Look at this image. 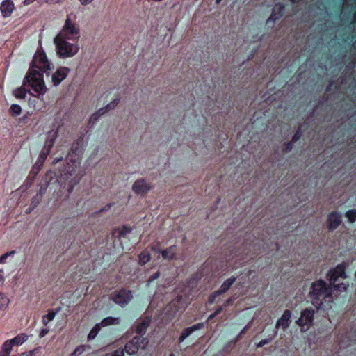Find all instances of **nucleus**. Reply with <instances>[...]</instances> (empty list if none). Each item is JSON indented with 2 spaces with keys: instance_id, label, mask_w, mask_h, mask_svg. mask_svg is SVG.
Here are the masks:
<instances>
[{
  "instance_id": "nucleus-17",
  "label": "nucleus",
  "mask_w": 356,
  "mask_h": 356,
  "mask_svg": "<svg viewBox=\"0 0 356 356\" xmlns=\"http://www.w3.org/2000/svg\"><path fill=\"white\" fill-rule=\"evenodd\" d=\"M284 7L283 5L278 3L276 4L273 10V12L268 19V22H275L276 20L279 19L284 14Z\"/></svg>"
},
{
  "instance_id": "nucleus-7",
  "label": "nucleus",
  "mask_w": 356,
  "mask_h": 356,
  "mask_svg": "<svg viewBox=\"0 0 356 356\" xmlns=\"http://www.w3.org/2000/svg\"><path fill=\"white\" fill-rule=\"evenodd\" d=\"M58 130H51L47 133V140L39 156V159H42V163L46 159L47 155L50 153L55 140L58 137Z\"/></svg>"
},
{
  "instance_id": "nucleus-37",
  "label": "nucleus",
  "mask_w": 356,
  "mask_h": 356,
  "mask_svg": "<svg viewBox=\"0 0 356 356\" xmlns=\"http://www.w3.org/2000/svg\"><path fill=\"white\" fill-rule=\"evenodd\" d=\"M119 104V99H115L113 100L111 102L108 104L106 106L102 107L103 108H106V113L108 112L110 110L114 109L118 104Z\"/></svg>"
},
{
  "instance_id": "nucleus-31",
  "label": "nucleus",
  "mask_w": 356,
  "mask_h": 356,
  "mask_svg": "<svg viewBox=\"0 0 356 356\" xmlns=\"http://www.w3.org/2000/svg\"><path fill=\"white\" fill-rule=\"evenodd\" d=\"M9 112L13 117L19 115L22 113V108L18 104H12L10 107Z\"/></svg>"
},
{
  "instance_id": "nucleus-45",
  "label": "nucleus",
  "mask_w": 356,
  "mask_h": 356,
  "mask_svg": "<svg viewBox=\"0 0 356 356\" xmlns=\"http://www.w3.org/2000/svg\"><path fill=\"white\" fill-rule=\"evenodd\" d=\"M221 294L220 293H216V291H214L212 294H211V296L209 297V303L212 304L216 298L220 296Z\"/></svg>"
},
{
  "instance_id": "nucleus-38",
  "label": "nucleus",
  "mask_w": 356,
  "mask_h": 356,
  "mask_svg": "<svg viewBox=\"0 0 356 356\" xmlns=\"http://www.w3.org/2000/svg\"><path fill=\"white\" fill-rule=\"evenodd\" d=\"M131 228L127 226H123L119 232L120 237H125L127 234L131 232Z\"/></svg>"
},
{
  "instance_id": "nucleus-59",
  "label": "nucleus",
  "mask_w": 356,
  "mask_h": 356,
  "mask_svg": "<svg viewBox=\"0 0 356 356\" xmlns=\"http://www.w3.org/2000/svg\"><path fill=\"white\" fill-rule=\"evenodd\" d=\"M111 207V204H108L107 205L106 207L103 208L101 209V211H107L108 209H109V208Z\"/></svg>"
},
{
  "instance_id": "nucleus-25",
  "label": "nucleus",
  "mask_w": 356,
  "mask_h": 356,
  "mask_svg": "<svg viewBox=\"0 0 356 356\" xmlns=\"http://www.w3.org/2000/svg\"><path fill=\"white\" fill-rule=\"evenodd\" d=\"M120 318L118 317H106L102 322V326L105 327L111 325H118L120 323Z\"/></svg>"
},
{
  "instance_id": "nucleus-56",
  "label": "nucleus",
  "mask_w": 356,
  "mask_h": 356,
  "mask_svg": "<svg viewBox=\"0 0 356 356\" xmlns=\"http://www.w3.org/2000/svg\"><path fill=\"white\" fill-rule=\"evenodd\" d=\"M3 271L0 270V282H2L3 281Z\"/></svg>"
},
{
  "instance_id": "nucleus-36",
  "label": "nucleus",
  "mask_w": 356,
  "mask_h": 356,
  "mask_svg": "<svg viewBox=\"0 0 356 356\" xmlns=\"http://www.w3.org/2000/svg\"><path fill=\"white\" fill-rule=\"evenodd\" d=\"M42 197L37 194L31 200V207L35 208L42 201Z\"/></svg>"
},
{
  "instance_id": "nucleus-41",
  "label": "nucleus",
  "mask_w": 356,
  "mask_h": 356,
  "mask_svg": "<svg viewBox=\"0 0 356 356\" xmlns=\"http://www.w3.org/2000/svg\"><path fill=\"white\" fill-rule=\"evenodd\" d=\"M79 181V179H71L69 183H68V185H69V188H68V192L69 193H71L74 186H76Z\"/></svg>"
},
{
  "instance_id": "nucleus-4",
  "label": "nucleus",
  "mask_w": 356,
  "mask_h": 356,
  "mask_svg": "<svg viewBox=\"0 0 356 356\" xmlns=\"http://www.w3.org/2000/svg\"><path fill=\"white\" fill-rule=\"evenodd\" d=\"M54 43L56 46V54L60 58L72 57L79 50L78 42H72V40L55 37Z\"/></svg>"
},
{
  "instance_id": "nucleus-62",
  "label": "nucleus",
  "mask_w": 356,
  "mask_h": 356,
  "mask_svg": "<svg viewBox=\"0 0 356 356\" xmlns=\"http://www.w3.org/2000/svg\"><path fill=\"white\" fill-rule=\"evenodd\" d=\"M26 354H27V352H24L21 354H19V355H22V356H26Z\"/></svg>"
},
{
  "instance_id": "nucleus-47",
  "label": "nucleus",
  "mask_w": 356,
  "mask_h": 356,
  "mask_svg": "<svg viewBox=\"0 0 356 356\" xmlns=\"http://www.w3.org/2000/svg\"><path fill=\"white\" fill-rule=\"evenodd\" d=\"M40 171V168H36V166H33L31 171V175H33V177L35 176L38 172Z\"/></svg>"
},
{
  "instance_id": "nucleus-27",
  "label": "nucleus",
  "mask_w": 356,
  "mask_h": 356,
  "mask_svg": "<svg viewBox=\"0 0 356 356\" xmlns=\"http://www.w3.org/2000/svg\"><path fill=\"white\" fill-rule=\"evenodd\" d=\"M59 312V309H57L56 311L50 310L47 314L44 315L42 318V323L44 325H47L51 321H52L56 314Z\"/></svg>"
},
{
  "instance_id": "nucleus-6",
  "label": "nucleus",
  "mask_w": 356,
  "mask_h": 356,
  "mask_svg": "<svg viewBox=\"0 0 356 356\" xmlns=\"http://www.w3.org/2000/svg\"><path fill=\"white\" fill-rule=\"evenodd\" d=\"M132 298L131 291L125 289L115 291L111 295V299L122 307L128 305Z\"/></svg>"
},
{
  "instance_id": "nucleus-5",
  "label": "nucleus",
  "mask_w": 356,
  "mask_h": 356,
  "mask_svg": "<svg viewBox=\"0 0 356 356\" xmlns=\"http://www.w3.org/2000/svg\"><path fill=\"white\" fill-rule=\"evenodd\" d=\"M148 343L147 338L136 336L125 344L124 350L129 355H135L140 349L145 350Z\"/></svg>"
},
{
  "instance_id": "nucleus-52",
  "label": "nucleus",
  "mask_w": 356,
  "mask_h": 356,
  "mask_svg": "<svg viewBox=\"0 0 356 356\" xmlns=\"http://www.w3.org/2000/svg\"><path fill=\"white\" fill-rule=\"evenodd\" d=\"M63 160V157H58V158H55L53 161V164L55 165L57 163Z\"/></svg>"
},
{
  "instance_id": "nucleus-19",
  "label": "nucleus",
  "mask_w": 356,
  "mask_h": 356,
  "mask_svg": "<svg viewBox=\"0 0 356 356\" xmlns=\"http://www.w3.org/2000/svg\"><path fill=\"white\" fill-rule=\"evenodd\" d=\"M150 322L151 319L149 317H145L138 322L136 331L140 335L139 337H143L147 328L149 326Z\"/></svg>"
},
{
  "instance_id": "nucleus-13",
  "label": "nucleus",
  "mask_w": 356,
  "mask_h": 356,
  "mask_svg": "<svg viewBox=\"0 0 356 356\" xmlns=\"http://www.w3.org/2000/svg\"><path fill=\"white\" fill-rule=\"evenodd\" d=\"M291 318V312L290 310H285L282 316L277 321L275 325V329L277 330L282 327L284 330H286L290 325Z\"/></svg>"
},
{
  "instance_id": "nucleus-22",
  "label": "nucleus",
  "mask_w": 356,
  "mask_h": 356,
  "mask_svg": "<svg viewBox=\"0 0 356 356\" xmlns=\"http://www.w3.org/2000/svg\"><path fill=\"white\" fill-rule=\"evenodd\" d=\"M162 257L165 260H172L176 258V245H171L161 252Z\"/></svg>"
},
{
  "instance_id": "nucleus-42",
  "label": "nucleus",
  "mask_w": 356,
  "mask_h": 356,
  "mask_svg": "<svg viewBox=\"0 0 356 356\" xmlns=\"http://www.w3.org/2000/svg\"><path fill=\"white\" fill-rule=\"evenodd\" d=\"M159 276H160L159 271H157V272L154 273L153 275H152L147 281V286H149L150 284V283H152L153 281L158 279L159 277Z\"/></svg>"
},
{
  "instance_id": "nucleus-18",
  "label": "nucleus",
  "mask_w": 356,
  "mask_h": 356,
  "mask_svg": "<svg viewBox=\"0 0 356 356\" xmlns=\"http://www.w3.org/2000/svg\"><path fill=\"white\" fill-rule=\"evenodd\" d=\"M33 92L35 94H32L33 99L29 100V104L34 108L35 110L41 111L44 108L43 97H41L40 99H39L38 94L34 90ZM42 96H44V95Z\"/></svg>"
},
{
  "instance_id": "nucleus-9",
  "label": "nucleus",
  "mask_w": 356,
  "mask_h": 356,
  "mask_svg": "<svg viewBox=\"0 0 356 356\" xmlns=\"http://www.w3.org/2000/svg\"><path fill=\"white\" fill-rule=\"evenodd\" d=\"M342 222V216L338 211H332L327 215L326 225L329 231L337 229Z\"/></svg>"
},
{
  "instance_id": "nucleus-64",
  "label": "nucleus",
  "mask_w": 356,
  "mask_h": 356,
  "mask_svg": "<svg viewBox=\"0 0 356 356\" xmlns=\"http://www.w3.org/2000/svg\"><path fill=\"white\" fill-rule=\"evenodd\" d=\"M222 0H216V3L218 4L221 2Z\"/></svg>"
},
{
  "instance_id": "nucleus-30",
  "label": "nucleus",
  "mask_w": 356,
  "mask_h": 356,
  "mask_svg": "<svg viewBox=\"0 0 356 356\" xmlns=\"http://www.w3.org/2000/svg\"><path fill=\"white\" fill-rule=\"evenodd\" d=\"M13 349L12 344L8 340L6 341L1 347V351L6 355L9 356Z\"/></svg>"
},
{
  "instance_id": "nucleus-10",
  "label": "nucleus",
  "mask_w": 356,
  "mask_h": 356,
  "mask_svg": "<svg viewBox=\"0 0 356 356\" xmlns=\"http://www.w3.org/2000/svg\"><path fill=\"white\" fill-rule=\"evenodd\" d=\"M151 188V184L145 179H139L133 184L131 189L135 194L144 196L150 191Z\"/></svg>"
},
{
  "instance_id": "nucleus-8",
  "label": "nucleus",
  "mask_w": 356,
  "mask_h": 356,
  "mask_svg": "<svg viewBox=\"0 0 356 356\" xmlns=\"http://www.w3.org/2000/svg\"><path fill=\"white\" fill-rule=\"evenodd\" d=\"M345 269L346 267L343 264H339L334 268L330 269L327 274V277L330 283L333 284L336 283L339 278H346V275Z\"/></svg>"
},
{
  "instance_id": "nucleus-55",
  "label": "nucleus",
  "mask_w": 356,
  "mask_h": 356,
  "mask_svg": "<svg viewBox=\"0 0 356 356\" xmlns=\"http://www.w3.org/2000/svg\"><path fill=\"white\" fill-rule=\"evenodd\" d=\"M248 325H246L240 332V334L237 336V339L240 337V336L245 332V330L247 329Z\"/></svg>"
},
{
  "instance_id": "nucleus-34",
  "label": "nucleus",
  "mask_w": 356,
  "mask_h": 356,
  "mask_svg": "<svg viewBox=\"0 0 356 356\" xmlns=\"http://www.w3.org/2000/svg\"><path fill=\"white\" fill-rule=\"evenodd\" d=\"M13 95L17 97V98H19V99H24L26 97V90L21 87V88H18L17 89H15L14 91H13Z\"/></svg>"
},
{
  "instance_id": "nucleus-44",
  "label": "nucleus",
  "mask_w": 356,
  "mask_h": 356,
  "mask_svg": "<svg viewBox=\"0 0 356 356\" xmlns=\"http://www.w3.org/2000/svg\"><path fill=\"white\" fill-rule=\"evenodd\" d=\"M300 136H301L300 129H298L297 130L296 133L292 137V139L291 141L293 142V143H295L296 141H298L300 139Z\"/></svg>"
},
{
  "instance_id": "nucleus-61",
  "label": "nucleus",
  "mask_w": 356,
  "mask_h": 356,
  "mask_svg": "<svg viewBox=\"0 0 356 356\" xmlns=\"http://www.w3.org/2000/svg\"><path fill=\"white\" fill-rule=\"evenodd\" d=\"M152 250L155 251V252H159V247H152Z\"/></svg>"
},
{
  "instance_id": "nucleus-15",
  "label": "nucleus",
  "mask_w": 356,
  "mask_h": 356,
  "mask_svg": "<svg viewBox=\"0 0 356 356\" xmlns=\"http://www.w3.org/2000/svg\"><path fill=\"white\" fill-rule=\"evenodd\" d=\"M14 3L11 0H5L3 1L0 6V10L2 13V15L4 17H8L11 15L13 10H14Z\"/></svg>"
},
{
  "instance_id": "nucleus-54",
  "label": "nucleus",
  "mask_w": 356,
  "mask_h": 356,
  "mask_svg": "<svg viewBox=\"0 0 356 356\" xmlns=\"http://www.w3.org/2000/svg\"><path fill=\"white\" fill-rule=\"evenodd\" d=\"M60 0H46V2L48 3H59Z\"/></svg>"
},
{
  "instance_id": "nucleus-16",
  "label": "nucleus",
  "mask_w": 356,
  "mask_h": 356,
  "mask_svg": "<svg viewBox=\"0 0 356 356\" xmlns=\"http://www.w3.org/2000/svg\"><path fill=\"white\" fill-rule=\"evenodd\" d=\"M79 165V163L76 162L74 160H70L69 163H67V168H66L65 172L61 175V177L67 180L70 177H72L75 171L76 168Z\"/></svg>"
},
{
  "instance_id": "nucleus-49",
  "label": "nucleus",
  "mask_w": 356,
  "mask_h": 356,
  "mask_svg": "<svg viewBox=\"0 0 356 356\" xmlns=\"http://www.w3.org/2000/svg\"><path fill=\"white\" fill-rule=\"evenodd\" d=\"M48 332H49V330H48V329H42V330L40 331V337H44V336H45Z\"/></svg>"
},
{
  "instance_id": "nucleus-53",
  "label": "nucleus",
  "mask_w": 356,
  "mask_h": 356,
  "mask_svg": "<svg viewBox=\"0 0 356 356\" xmlns=\"http://www.w3.org/2000/svg\"><path fill=\"white\" fill-rule=\"evenodd\" d=\"M222 311V307L220 306V307H218L216 309V311H215V312H214V313H215V314L218 315V314H219Z\"/></svg>"
},
{
  "instance_id": "nucleus-26",
  "label": "nucleus",
  "mask_w": 356,
  "mask_h": 356,
  "mask_svg": "<svg viewBox=\"0 0 356 356\" xmlns=\"http://www.w3.org/2000/svg\"><path fill=\"white\" fill-rule=\"evenodd\" d=\"M10 300L3 293H0V311L5 312L9 305Z\"/></svg>"
},
{
  "instance_id": "nucleus-32",
  "label": "nucleus",
  "mask_w": 356,
  "mask_h": 356,
  "mask_svg": "<svg viewBox=\"0 0 356 356\" xmlns=\"http://www.w3.org/2000/svg\"><path fill=\"white\" fill-rule=\"evenodd\" d=\"M330 284L333 287L334 292V291H339L340 292L346 291L349 286V284L348 283H341L339 284H337L336 283L332 284L330 283Z\"/></svg>"
},
{
  "instance_id": "nucleus-50",
  "label": "nucleus",
  "mask_w": 356,
  "mask_h": 356,
  "mask_svg": "<svg viewBox=\"0 0 356 356\" xmlns=\"http://www.w3.org/2000/svg\"><path fill=\"white\" fill-rule=\"evenodd\" d=\"M8 258V254H2L1 257H0V264H3L5 263L6 259Z\"/></svg>"
},
{
  "instance_id": "nucleus-57",
  "label": "nucleus",
  "mask_w": 356,
  "mask_h": 356,
  "mask_svg": "<svg viewBox=\"0 0 356 356\" xmlns=\"http://www.w3.org/2000/svg\"><path fill=\"white\" fill-rule=\"evenodd\" d=\"M15 253V252L14 250H13V251L7 252L4 254H8V257L9 256L13 255Z\"/></svg>"
},
{
  "instance_id": "nucleus-3",
  "label": "nucleus",
  "mask_w": 356,
  "mask_h": 356,
  "mask_svg": "<svg viewBox=\"0 0 356 356\" xmlns=\"http://www.w3.org/2000/svg\"><path fill=\"white\" fill-rule=\"evenodd\" d=\"M77 16L74 13H70L66 17L65 23L56 37L79 42L80 38V27L76 23Z\"/></svg>"
},
{
  "instance_id": "nucleus-43",
  "label": "nucleus",
  "mask_w": 356,
  "mask_h": 356,
  "mask_svg": "<svg viewBox=\"0 0 356 356\" xmlns=\"http://www.w3.org/2000/svg\"><path fill=\"white\" fill-rule=\"evenodd\" d=\"M271 340H272V338L262 339L258 343L256 344V346L257 348L262 347L264 345L268 344V343H270L271 341Z\"/></svg>"
},
{
  "instance_id": "nucleus-48",
  "label": "nucleus",
  "mask_w": 356,
  "mask_h": 356,
  "mask_svg": "<svg viewBox=\"0 0 356 356\" xmlns=\"http://www.w3.org/2000/svg\"><path fill=\"white\" fill-rule=\"evenodd\" d=\"M80 3L83 6H87L90 3H91L93 0H79Z\"/></svg>"
},
{
  "instance_id": "nucleus-21",
  "label": "nucleus",
  "mask_w": 356,
  "mask_h": 356,
  "mask_svg": "<svg viewBox=\"0 0 356 356\" xmlns=\"http://www.w3.org/2000/svg\"><path fill=\"white\" fill-rule=\"evenodd\" d=\"M236 277L232 276L229 278L225 280L220 286L219 289L216 291V293H220L221 295L226 293L236 282Z\"/></svg>"
},
{
  "instance_id": "nucleus-60",
  "label": "nucleus",
  "mask_w": 356,
  "mask_h": 356,
  "mask_svg": "<svg viewBox=\"0 0 356 356\" xmlns=\"http://www.w3.org/2000/svg\"><path fill=\"white\" fill-rule=\"evenodd\" d=\"M217 316V315H216V314H215V313H213V314H211V315L209 316V318H208V319H209V320H211V319L213 318H214L215 316Z\"/></svg>"
},
{
  "instance_id": "nucleus-58",
  "label": "nucleus",
  "mask_w": 356,
  "mask_h": 356,
  "mask_svg": "<svg viewBox=\"0 0 356 356\" xmlns=\"http://www.w3.org/2000/svg\"><path fill=\"white\" fill-rule=\"evenodd\" d=\"M33 209L34 208H32L31 204L30 207L26 211V213H27V214L30 213Z\"/></svg>"
},
{
  "instance_id": "nucleus-2",
  "label": "nucleus",
  "mask_w": 356,
  "mask_h": 356,
  "mask_svg": "<svg viewBox=\"0 0 356 356\" xmlns=\"http://www.w3.org/2000/svg\"><path fill=\"white\" fill-rule=\"evenodd\" d=\"M309 296L312 304L317 309H328L337 298L338 294L333 291V287L320 279L312 282Z\"/></svg>"
},
{
  "instance_id": "nucleus-23",
  "label": "nucleus",
  "mask_w": 356,
  "mask_h": 356,
  "mask_svg": "<svg viewBox=\"0 0 356 356\" xmlns=\"http://www.w3.org/2000/svg\"><path fill=\"white\" fill-rule=\"evenodd\" d=\"M28 339V336L26 334H20L12 339L8 340L12 346L22 345Z\"/></svg>"
},
{
  "instance_id": "nucleus-11",
  "label": "nucleus",
  "mask_w": 356,
  "mask_h": 356,
  "mask_svg": "<svg viewBox=\"0 0 356 356\" xmlns=\"http://www.w3.org/2000/svg\"><path fill=\"white\" fill-rule=\"evenodd\" d=\"M314 311L312 309H306L302 312L300 317L298 319L297 324L300 326H309L314 321Z\"/></svg>"
},
{
  "instance_id": "nucleus-29",
  "label": "nucleus",
  "mask_w": 356,
  "mask_h": 356,
  "mask_svg": "<svg viewBox=\"0 0 356 356\" xmlns=\"http://www.w3.org/2000/svg\"><path fill=\"white\" fill-rule=\"evenodd\" d=\"M101 326H102L101 323H97L94 326V327L90 330V332H89V334L88 335V339L89 340H92L96 337V336L97 335V334L99 333V332L101 330Z\"/></svg>"
},
{
  "instance_id": "nucleus-1",
  "label": "nucleus",
  "mask_w": 356,
  "mask_h": 356,
  "mask_svg": "<svg viewBox=\"0 0 356 356\" xmlns=\"http://www.w3.org/2000/svg\"><path fill=\"white\" fill-rule=\"evenodd\" d=\"M51 64L47 60L43 52H37L33 59L32 65L26 74L24 86H28L38 94L39 99L47 91L44 80L43 73H48L51 70Z\"/></svg>"
},
{
  "instance_id": "nucleus-63",
  "label": "nucleus",
  "mask_w": 356,
  "mask_h": 356,
  "mask_svg": "<svg viewBox=\"0 0 356 356\" xmlns=\"http://www.w3.org/2000/svg\"><path fill=\"white\" fill-rule=\"evenodd\" d=\"M0 356H7L0 350Z\"/></svg>"
},
{
  "instance_id": "nucleus-28",
  "label": "nucleus",
  "mask_w": 356,
  "mask_h": 356,
  "mask_svg": "<svg viewBox=\"0 0 356 356\" xmlns=\"http://www.w3.org/2000/svg\"><path fill=\"white\" fill-rule=\"evenodd\" d=\"M151 259L150 254L148 251H143L138 256L139 264L140 265H145Z\"/></svg>"
},
{
  "instance_id": "nucleus-14",
  "label": "nucleus",
  "mask_w": 356,
  "mask_h": 356,
  "mask_svg": "<svg viewBox=\"0 0 356 356\" xmlns=\"http://www.w3.org/2000/svg\"><path fill=\"white\" fill-rule=\"evenodd\" d=\"M54 176V173L52 171H49L45 174L40 184V189L37 194L43 197V195L46 193L47 189L49 187Z\"/></svg>"
},
{
  "instance_id": "nucleus-20",
  "label": "nucleus",
  "mask_w": 356,
  "mask_h": 356,
  "mask_svg": "<svg viewBox=\"0 0 356 356\" xmlns=\"http://www.w3.org/2000/svg\"><path fill=\"white\" fill-rule=\"evenodd\" d=\"M203 327L202 323H197L193 325L191 327H187L184 329L179 338V342H183L191 334H192L194 331L200 330Z\"/></svg>"
},
{
  "instance_id": "nucleus-40",
  "label": "nucleus",
  "mask_w": 356,
  "mask_h": 356,
  "mask_svg": "<svg viewBox=\"0 0 356 356\" xmlns=\"http://www.w3.org/2000/svg\"><path fill=\"white\" fill-rule=\"evenodd\" d=\"M293 143L290 141V142H288V143H285L283 145H282V151L284 152H289L290 151L292 150L293 149Z\"/></svg>"
},
{
  "instance_id": "nucleus-51",
  "label": "nucleus",
  "mask_w": 356,
  "mask_h": 356,
  "mask_svg": "<svg viewBox=\"0 0 356 356\" xmlns=\"http://www.w3.org/2000/svg\"><path fill=\"white\" fill-rule=\"evenodd\" d=\"M234 301V299L232 298H228L225 302V305L227 306V305H229L230 304H232Z\"/></svg>"
},
{
  "instance_id": "nucleus-35",
  "label": "nucleus",
  "mask_w": 356,
  "mask_h": 356,
  "mask_svg": "<svg viewBox=\"0 0 356 356\" xmlns=\"http://www.w3.org/2000/svg\"><path fill=\"white\" fill-rule=\"evenodd\" d=\"M87 347L88 346H86L85 345L79 346L78 347H76L75 348L74 352L72 353H71L70 356H79V355H81L86 350Z\"/></svg>"
},
{
  "instance_id": "nucleus-46",
  "label": "nucleus",
  "mask_w": 356,
  "mask_h": 356,
  "mask_svg": "<svg viewBox=\"0 0 356 356\" xmlns=\"http://www.w3.org/2000/svg\"><path fill=\"white\" fill-rule=\"evenodd\" d=\"M39 349H33L31 351L27 352L26 356H34L37 353H38Z\"/></svg>"
},
{
  "instance_id": "nucleus-39",
  "label": "nucleus",
  "mask_w": 356,
  "mask_h": 356,
  "mask_svg": "<svg viewBox=\"0 0 356 356\" xmlns=\"http://www.w3.org/2000/svg\"><path fill=\"white\" fill-rule=\"evenodd\" d=\"M124 349L119 348L111 353L106 354L104 356H124Z\"/></svg>"
},
{
  "instance_id": "nucleus-33",
  "label": "nucleus",
  "mask_w": 356,
  "mask_h": 356,
  "mask_svg": "<svg viewBox=\"0 0 356 356\" xmlns=\"http://www.w3.org/2000/svg\"><path fill=\"white\" fill-rule=\"evenodd\" d=\"M345 217L348 222L353 223L356 221V209H350L346 212Z\"/></svg>"
},
{
  "instance_id": "nucleus-24",
  "label": "nucleus",
  "mask_w": 356,
  "mask_h": 356,
  "mask_svg": "<svg viewBox=\"0 0 356 356\" xmlns=\"http://www.w3.org/2000/svg\"><path fill=\"white\" fill-rule=\"evenodd\" d=\"M105 113H106V108H99L98 111L95 112L91 115V117L89 119V123L90 124L96 123L99 120V118Z\"/></svg>"
},
{
  "instance_id": "nucleus-12",
  "label": "nucleus",
  "mask_w": 356,
  "mask_h": 356,
  "mask_svg": "<svg viewBox=\"0 0 356 356\" xmlns=\"http://www.w3.org/2000/svg\"><path fill=\"white\" fill-rule=\"evenodd\" d=\"M70 69L65 67H59L51 76V81L54 86H58L60 82L64 80L68 73Z\"/></svg>"
}]
</instances>
